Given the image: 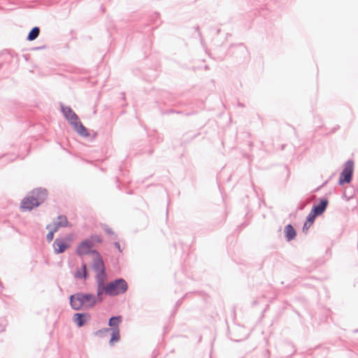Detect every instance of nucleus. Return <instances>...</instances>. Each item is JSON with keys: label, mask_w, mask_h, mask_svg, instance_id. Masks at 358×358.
Instances as JSON below:
<instances>
[{"label": "nucleus", "mask_w": 358, "mask_h": 358, "mask_svg": "<svg viewBox=\"0 0 358 358\" xmlns=\"http://www.w3.org/2000/svg\"><path fill=\"white\" fill-rule=\"evenodd\" d=\"M104 278L97 277L98 288L97 295L99 301L102 300L101 295L105 293L110 296H116L124 293L127 288V283L124 279L115 280L107 285L103 283Z\"/></svg>", "instance_id": "f257e3e1"}, {"label": "nucleus", "mask_w": 358, "mask_h": 358, "mask_svg": "<svg viewBox=\"0 0 358 358\" xmlns=\"http://www.w3.org/2000/svg\"><path fill=\"white\" fill-rule=\"evenodd\" d=\"M32 195L24 198L21 202L20 208L22 210H31L43 203L47 196L48 192L45 189L39 188L32 191Z\"/></svg>", "instance_id": "f03ea898"}, {"label": "nucleus", "mask_w": 358, "mask_h": 358, "mask_svg": "<svg viewBox=\"0 0 358 358\" xmlns=\"http://www.w3.org/2000/svg\"><path fill=\"white\" fill-rule=\"evenodd\" d=\"M62 110L66 119L69 122L79 135L84 137L89 136L87 129L82 124L78 117L71 108L62 107Z\"/></svg>", "instance_id": "7ed1b4c3"}, {"label": "nucleus", "mask_w": 358, "mask_h": 358, "mask_svg": "<svg viewBox=\"0 0 358 358\" xmlns=\"http://www.w3.org/2000/svg\"><path fill=\"white\" fill-rule=\"evenodd\" d=\"M71 305L75 310L82 307H92L96 303V298L92 294L78 293L70 297Z\"/></svg>", "instance_id": "20e7f679"}, {"label": "nucleus", "mask_w": 358, "mask_h": 358, "mask_svg": "<svg viewBox=\"0 0 358 358\" xmlns=\"http://www.w3.org/2000/svg\"><path fill=\"white\" fill-rule=\"evenodd\" d=\"M101 239L99 236H92L89 238L82 241L76 248V254L78 256L90 255L92 257V252L95 250L93 248L96 244L100 243Z\"/></svg>", "instance_id": "39448f33"}, {"label": "nucleus", "mask_w": 358, "mask_h": 358, "mask_svg": "<svg viewBox=\"0 0 358 358\" xmlns=\"http://www.w3.org/2000/svg\"><path fill=\"white\" fill-rule=\"evenodd\" d=\"M354 162L352 159H349L344 164V167L340 174L338 184L342 186L345 183H350L352 180Z\"/></svg>", "instance_id": "423d86ee"}, {"label": "nucleus", "mask_w": 358, "mask_h": 358, "mask_svg": "<svg viewBox=\"0 0 358 358\" xmlns=\"http://www.w3.org/2000/svg\"><path fill=\"white\" fill-rule=\"evenodd\" d=\"M91 257L94 262L93 267L94 270L98 273L96 278L99 276L100 278H104V264L101 255L97 251H94L92 252Z\"/></svg>", "instance_id": "0eeeda50"}, {"label": "nucleus", "mask_w": 358, "mask_h": 358, "mask_svg": "<svg viewBox=\"0 0 358 358\" xmlns=\"http://www.w3.org/2000/svg\"><path fill=\"white\" fill-rule=\"evenodd\" d=\"M329 204V200L327 197L318 199V203H315V218L322 215L326 210Z\"/></svg>", "instance_id": "6e6552de"}, {"label": "nucleus", "mask_w": 358, "mask_h": 358, "mask_svg": "<svg viewBox=\"0 0 358 358\" xmlns=\"http://www.w3.org/2000/svg\"><path fill=\"white\" fill-rule=\"evenodd\" d=\"M71 241V238H69L68 242L63 239H56L53 244L55 252L57 254L64 252L70 248Z\"/></svg>", "instance_id": "1a4fd4ad"}, {"label": "nucleus", "mask_w": 358, "mask_h": 358, "mask_svg": "<svg viewBox=\"0 0 358 358\" xmlns=\"http://www.w3.org/2000/svg\"><path fill=\"white\" fill-rule=\"evenodd\" d=\"M89 319L90 316L87 314L76 313L73 315V321L78 327L83 326Z\"/></svg>", "instance_id": "9d476101"}, {"label": "nucleus", "mask_w": 358, "mask_h": 358, "mask_svg": "<svg viewBox=\"0 0 358 358\" xmlns=\"http://www.w3.org/2000/svg\"><path fill=\"white\" fill-rule=\"evenodd\" d=\"M58 222L53 224L54 230L57 231L60 227H65L69 226L67 218L65 216H59L57 217Z\"/></svg>", "instance_id": "9b49d317"}, {"label": "nucleus", "mask_w": 358, "mask_h": 358, "mask_svg": "<svg viewBox=\"0 0 358 358\" xmlns=\"http://www.w3.org/2000/svg\"><path fill=\"white\" fill-rule=\"evenodd\" d=\"M284 232L287 241L294 239L296 235L295 229L291 224H288L285 227Z\"/></svg>", "instance_id": "f8f14e48"}, {"label": "nucleus", "mask_w": 358, "mask_h": 358, "mask_svg": "<svg viewBox=\"0 0 358 358\" xmlns=\"http://www.w3.org/2000/svg\"><path fill=\"white\" fill-rule=\"evenodd\" d=\"M355 194V189L352 186L346 187L344 189L342 197L346 201H349L354 197Z\"/></svg>", "instance_id": "ddd939ff"}, {"label": "nucleus", "mask_w": 358, "mask_h": 358, "mask_svg": "<svg viewBox=\"0 0 358 358\" xmlns=\"http://www.w3.org/2000/svg\"><path fill=\"white\" fill-rule=\"evenodd\" d=\"M75 277L76 278L85 279L87 277V269L85 264H83L81 268L75 273Z\"/></svg>", "instance_id": "4468645a"}, {"label": "nucleus", "mask_w": 358, "mask_h": 358, "mask_svg": "<svg viewBox=\"0 0 358 358\" xmlns=\"http://www.w3.org/2000/svg\"><path fill=\"white\" fill-rule=\"evenodd\" d=\"M313 224V214H312V213H310L308 216L307 221L303 224V231L306 233Z\"/></svg>", "instance_id": "2eb2a0df"}, {"label": "nucleus", "mask_w": 358, "mask_h": 358, "mask_svg": "<svg viewBox=\"0 0 358 358\" xmlns=\"http://www.w3.org/2000/svg\"><path fill=\"white\" fill-rule=\"evenodd\" d=\"M120 338V331L118 328H115L113 329L111 338L110 340V344L113 345L115 342H117Z\"/></svg>", "instance_id": "dca6fc26"}, {"label": "nucleus", "mask_w": 358, "mask_h": 358, "mask_svg": "<svg viewBox=\"0 0 358 358\" xmlns=\"http://www.w3.org/2000/svg\"><path fill=\"white\" fill-rule=\"evenodd\" d=\"M40 29L38 27H34L31 31L29 32L27 39L29 41H34L35 40L39 35Z\"/></svg>", "instance_id": "f3484780"}, {"label": "nucleus", "mask_w": 358, "mask_h": 358, "mask_svg": "<svg viewBox=\"0 0 358 358\" xmlns=\"http://www.w3.org/2000/svg\"><path fill=\"white\" fill-rule=\"evenodd\" d=\"M120 322H121V317L120 316L113 317H111L109 320L108 324L110 327H117L120 323Z\"/></svg>", "instance_id": "a211bd4d"}, {"label": "nucleus", "mask_w": 358, "mask_h": 358, "mask_svg": "<svg viewBox=\"0 0 358 358\" xmlns=\"http://www.w3.org/2000/svg\"><path fill=\"white\" fill-rule=\"evenodd\" d=\"M47 229H50V231L47 234L46 238H47L48 241L50 242L52 241L53 237H54V233L56 231L54 230V227L53 226L52 227L50 224L47 226Z\"/></svg>", "instance_id": "6ab92c4d"}, {"label": "nucleus", "mask_w": 358, "mask_h": 358, "mask_svg": "<svg viewBox=\"0 0 358 358\" xmlns=\"http://www.w3.org/2000/svg\"><path fill=\"white\" fill-rule=\"evenodd\" d=\"M320 189V187H317V188L315 189V192H317V191H318Z\"/></svg>", "instance_id": "aec40b11"}]
</instances>
